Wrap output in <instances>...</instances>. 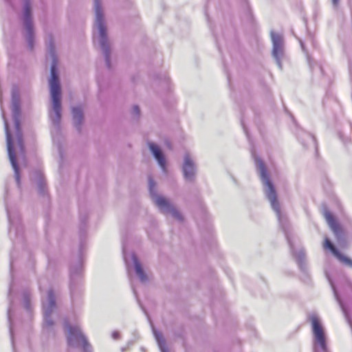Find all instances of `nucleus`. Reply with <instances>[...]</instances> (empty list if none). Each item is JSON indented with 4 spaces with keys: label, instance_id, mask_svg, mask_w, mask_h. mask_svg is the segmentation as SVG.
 I'll use <instances>...</instances> for the list:
<instances>
[{
    "label": "nucleus",
    "instance_id": "f03ea898",
    "mask_svg": "<svg viewBox=\"0 0 352 352\" xmlns=\"http://www.w3.org/2000/svg\"><path fill=\"white\" fill-rule=\"evenodd\" d=\"M256 166L263 182L268 188L267 197L270 201L272 208L278 215H280V206L277 200L276 190L270 181L265 164L261 160L258 159L256 160Z\"/></svg>",
    "mask_w": 352,
    "mask_h": 352
},
{
    "label": "nucleus",
    "instance_id": "9d476101",
    "mask_svg": "<svg viewBox=\"0 0 352 352\" xmlns=\"http://www.w3.org/2000/svg\"><path fill=\"white\" fill-rule=\"evenodd\" d=\"M183 172L184 177L186 179L192 180L195 174V164L191 160L188 153L184 156V162L183 164Z\"/></svg>",
    "mask_w": 352,
    "mask_h": 352
},
{
    "label": "nucleus",
    "instance_id": "423d86ee",
    "mask_svg": "<svg viewBox=\"0 0 352 352\" xmlns=\"http://www.w3.org/2000/svg\"><path fill=\"white\" fill-rule=\"evenodd\" d=\"M154 202L164 212H170L177 219L182 220L181 214L164 197L161 196L155 197H154Z\"/></svg>",
    "mask_w": 352,
    "mask_h": 352
},
{
    "label": "nucleus",
    "instance_id": "39448f33",
    "mask_svg": "<svg viewBox=\"0 0 352 352\" xmlns=\"http://www.w3.org/2000/svg\"><path fill=\"white\" fill-rule=\"evenodd\" d=\"M309 320L311 323L312 331L316 342L320 345L322 351H326V338L319 318L316 315H311L309 318Z\"/></svg>",
    "mask_w": 352,
    "mask_h": 352
},
{
    "label": "nucleus",
    "instance_id": "9b49d317",
    "mask_svg": "<svg viewBox=\"0 0 352 352\" xmlns=\"http://www.w3.org/2000/svg\"><path fill=\"white\" fill-rule=\"evenodd\" d=\"M325 219L334 234L339 237L343 233L342 228L333 215L329 211L324 212Z\"/></svg>",
    "mask_w": 352,
    "mask_h": 352
},
{
    "label": "nucleus",
    "instance_id": "ddd939ff",
    "mask_svg": "<svg viewBox=\"0 0 352 352\" xmlns=\"http://www.w3.org/2000/svg\"><path fill=\"white\" fill-rule=\"evenodd\" d=\"M16 129L17 131L16 133V144L21 151V152L24 151V147H23V141L22 138V134L20 129V123L19 120H16L15 122Z\"/></svg>",
    "mask_w": 352,
    "mask_h": 352
},
{
    "label": "nucleus",
    "instance_id": "f257e3e1",
    "mask_svg": "<svg viewBox=\"0 0 352 352\" xmlns=\"http://www.w3.org/2000/svg\"><path fill=\"white\" fill-rule=\"evenodd\" d=\"M50 88L52 100L53 110L56 116V121L58 122L61 118V91L55 63H54L51 67Z\"/></svg>",
    "mask_w": 352,
    "mask_h": 352
},
{
    "label": "nucleus",
    "instance_id": "6e6552de",
    "mask_svg": "<svg viewBox=\"0 0 352 352\" xmlns=\"http://www.w3.org/2000/svg\"><path fill=\"white\" fill-rule=\"evenodd\" d=\"M6 141H7V147H8V153L9 155V158L12 166H13L16 175H19L18 170V165L16 159V155L14 151V145L12 140L11 135L8 131V126L6 125ZM18 182H19V175H17Z\"/></svg>",
    "mask_w": 352,
    "mask_h": 352
},
{
    "label": "nucleus",
    "instance_id": "412c9836",
    "mask_svg": "<svg viewBox=\"0 0 352 352\" xmlns=\"http://www.w3.org/2000/svg\"><path fill=\"white\" fill-rule=\"evenodd\" d=\"M149 185H150V190L151 191L153 186H155V182L151 178L149 179Z\"/></svg>",
    "mask_w": 352,
    "mask_h": 352
},
{
    "label": "nucleus",
    "instance_id": "a211bd4d",
    "mask_svg": "<svg viewBox=\"0 0 352 352\" xmlns=\"http://www.w3.org/2000/svg\"><path fill=\"white\" fill-rule=\"evenodd\" d=\"M282 52L283 45H278V46L273 45V54L276 58H279V56L282 54Z\"/></svg>",
    "mask_w": 352,
    "mask_h": 352
},
{
    "label": "nucleus",
    "instance_id": "2eb2a0df",
    "mask_svg": "<svg viewBox=\"0 0 352 352\" xmlns=\"http://www.w3.org/2000/svg\"><path fill=\"white\" fill-rule=\"evenodd\" d=\"M48 298H49V308L45 310V313L47 315H49L52 309L55 307V301L54 296L52 291H50L48 293Z\"/></svg>",
    "mask_w": 352,
    "mask_h": 352
},
{
    "label": "nucleus",
    "instance_id": "aec40b11",
    "mask_svg": "<svg viewBox=\"0 0 352 352\" xmlns=\"http://www.w3.org/2000/svg\"><path fill=\"white\" fill-rule=\"evenodd\" d=\"M340 0H331L332 4L335 8H337L339 5Z\"/></svg>",
    "mask_w": 352,
    "mask_h": 352
},
{
    "label": "nucleus",
    "instance_id": "f8f14e48",
    "mask_svg": "<svg viewBox=\"0 0 352 352\" xmlns=\"http://www.w3.org/2000/svg\"><path fill=\"white\" fill-rule=\"evenodd\" d=\"M149 147H150V149L152 151L154 157L157 160L161 168L164 170H165L166 161H165L164 156L163 153H162L161 150L160 149V148L157 145H155L153 143L149 144Z\"/></svg>",
    "mask_w": 352,
    "mask_h": 352
},
{
    "label": "nucleus",
    "instance_id": "1a4fd4ad",
    "mask_svg": "<svg viewBox=\"0 0 352 352\" xmlns=\"http://www.w3.org/2000/svg\"><path fill=\"white\" fill-rule=\"evenodd\" d=\"M24 24L27 30V34L28 36V43L30 49L33 48V41H32V24L30 20V7L29 4H26L24 8Z\"/></svg>",
    "mask_w": 352,
    "mask_h": 352
},
{
    "label": "nucleus",
    "instance_id": "6ab92c4d",
    "mask_svg": "<svg viewBox=\"0 0 352 352\" xmlns=\"http://www.w3.org/2000/svg\"><path fill=\"white\" fill-rule=\"evenodd\" d=\"M133 113L136 115V116H139L140 114V109H139V107L138 106H134L133 107Z\"/></svg>",
    "mask_w": 352,
    "mask_h": 352
},
{
    "label": "nucleus",
    "instance_id": "dca6fc26",
    "mask_svg": "<svg viewBox=\"0 0 352 352\" xmlns=\"http://www.w3.org/2000/svg\"><path fill=\"white\" fill-rule=\"evenodd\" d=\"M135 268L136 274L140 276L142 280H144L146 279V276L144 273L141 264L138 261H135Z\"/></svg>",
    "mask_w": 352,
    "mask_h": 352
},
{
    "label": "nucleus",
    "instance_id": "f3484780",
    "mask_svg": "<svg viewBox=\"0 0 352 352\" xmlns=\"http://www.w3.org/2000/svg\"><path fill=\"white\" fill-rule=\"evenodd\" d=\"M271 37L273 45L278 46V45H283L282 36L280 34L272 32L271 33Z\"/></svg>",
    "mask_w": 352,
    "mask_h": 352
},
{
    "label": "nucleus",
    "instance_id": "0eeeda50",
    "mask_svg": "<svg viewBox=\"0 0 352 352\" xmlns=\"http://www.w3.org/2000/svg\"><path fill=\"white\" fill-rule=\"evenodd\" d=\"M324 250H328L341 262L352 267V258L342 255L333 245L328 238H325L323 242Z\"/></svg>",
    "mask_w": 352,
    "mask_h": 352
},
{
    "label": "nucleus",
    "instance_id": "4468645a",
    "mask_svg": "<svg viewBox=\"0 0 352 352\" xmlns=\"http://www.w3.org/2000/svg\"><path fill=\"white\" fill-rule=\"evenodd\" d=\"M72 114L74 119L78 122V124H80L82 120V112L81 109L80 107L73 108Z\"/></svg>",
    "mask_w": 352,
    "mask_h": 352
},
{
    "label": "nucleus",
    "instance_id": "20e7f679",
    "mask_svg": "<svg viewBox=\"0 0 352 352\" xmlns=\"http://www.w3.org/2000/svg\"><path fill=\"white\" fill-rule=\"evenodd\" d=\"M67 331V340L68 345L73 346L75 342H78L80 344L84 351L87 352L89 351L90 348L89 344L78 327L68 325Z\"/></svg>",
    "mask_w": 352,
    "mask_h": 352
},
{
    "label": "nucleus",
    "instance_id": "7ed1b4c3",
    "mask_svg": "<svg viewBox=\"0 0 352 352\" xmlns=\"http://www.w3.org/2000/svg\"><path fill=\"white\" fill-rule=\"evenodd\" d=\"M94 6H95V12H96V22L98 25V28L100 32L101 41L100 44L103 50L105 51V54L107 56V63L109 64V56L107 54L108 52V45L107 41V32H106V26L104 22L103 14L100 4V0H94Z\"/></svg>",
    "mask_w": 352,
    "mask_h": 352
}]
</instances>
